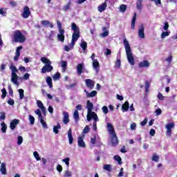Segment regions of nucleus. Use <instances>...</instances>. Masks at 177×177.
Listing matches in <instances>:
<instances>
[{"label": "nucleus", "mask_w": 177, "mask_h": 177, "mask_svg": "<svg viewBox=\"0 0 177 177\" xmlns=\"http://www.w3.org/2000/svg\"><path fill=\"white\" fill-rule=\"evenodd\" d=\"M0 15H1V16H6V10L4 8H0Z\"/></svg>", "instance_id": "obj_62"}, {"label": "nucleus", "mask_w": 177, "mask_h": 177, "mask_svg": "<svg viewBox=\"0 0 177 177\" xmlns=\"http://www.w3.org/2000/svg\"><path fill=\"white\" fill-rule=\"evenodd\" d=\"M159 157H158V156H157V155H153V157H152V160H153V161H156V162H158V160H159Z\"/></svg>", "instance_id": "obj_63"}, {"label": "nucleus", "mask_w": 177, "mask_h": 177, "mask_svg": "<svg viewBox=\"0 0 177 177\" xmlns=\"http://www.w3.org/2000/svg\"><path fill=\"white\" fill-rule=\"evenodd\" d=\"M150 66V63H149V61L144 60L138 64V67L140 68H147Z\"/></svg>", "instance_id": "obj_18"}, {"label": "nucleus", "mask_w": 177, "mask_h": 177, "mask_svg": "<svg viewBox=\"0 0 177 177\" xmlns=\"http://www.w3.org/2000/svg\"><path fill=\"white\" fill-rule=\"evenodd\" d=\"M57 26L58 27V31H64V30L62 29V23L59 21H57Z\"/></svg>", "instance_id": "obj_58"}, {"label": "nucleus", "mask_w": 177, "mask_h": 177, "mask_svg": "<svg viewBox=\"0 0 177 177\" xmlns=\"http://www.w3.org/2000/svg\"><path fill=\"white\" fill-rule=\"evenodd\" d=\"M76 85H77V83H72L70 85L66 84V89H73V88H74V86H75Z\"/></svg>", "instance_id": "obj_49"}, {"label": "nucleus", "mask_w": 177, "mask_h": 177, "mask_svg": "<svg viewBox=\"0 0 177 177\" xmlns=\"http://www.w3.org/2000/svg\"><path fill=\"white\" fill-rule=\"evenodd\" d=\"M68 139L69 140V145H72L73 142H74V138H73V130L69 129L68 131Z\"/></svg>", "instance_id": "obj_19"}, {"label": "nucleus", "mask_w": 177, "mask_h": 177, "mask_svg": "<svg viewBox=\"0 0 177 177\" xmlns=\"http://www.w3.org/2000/svg\"><path fill=\"white\" fill-rule=\"evenodd\" d=\"M59 34L57 35V39L61 42H64V30L59 31Z\"/></svg>", "instance_id": "obj_24"}, {"label": "nucleus", "mask_w": 177, "mask_h": 177, "mask_svg": "<svg viewBox=\"0 0 177 177\" xmlns=\"http://www.w3.org/2000/svg\"><path fill=\"white\" fill-rule=\"evenodd\" d=\"M71 28L73 32H80V28H78V26H77V24H75V23L74 22L71 24Z\"/></svg>", "instance_id": "obj_31"}, {"label": "nucleus", "mask_w": 177, "mask_h": 177, "mask_svg": "<svg viewBox=\"0 0 177 177\" xmlns=\"http://www.w3.org/2000/svg\"><path fill=\"white\" fill-rule=\"evenodd\" d=\"M61 67H62L63 71H66V68L67 67V62L62 61L61 62Z\"/></svg>", "instance_id": "obj_43"}, {"label": "nucleus", "mask_w": 177, "mask_h": 177, "mask_svg": "<svg viewBox=\"0 0 177 177\" xmlns=\"http://www.w3.org/2000/svg\"><path fill=\"white\" fill-rule=\"evenodd\" d=\"M84 92H85L87 97H95V96H96V95H97V91H93L91 93H89V92H88V91L84 90Z\"/></svg>", "instance_id": "obj_20"}, {"label": "nucleus", "mask_w": 177, "mask_h": 177, "mask_svg": "<svg viewBox=\"0 0 177 177\" xmlns=\"http://www.w3.org/2000/svg\"><path fill=\"white\" fill-rule=\"evenodd\" d=\"M63 115H64V118H63V122H64V124H68V122H70L68 113L64 112L63 113Z\"/></svg>", "instance_id": "obj_22"}, {"label": "nucleus", "mask_w": 177, "mask_h": 177, "mask_svg": "<svg viewBox=\"0 0 177 177\" xmlns=\"http://www.w3.org/2000/svg\"><path fill=\"white\" fill-rule=\"evenodd\" d=\"M93 68L96 71L97 74L100 71V64H99V61H97V59H94L93 62Z\"/></svg>", "instance_id": "obj_12"}, {"label": "nucleus", "mask_w": 177, "mask_h": 177, "mask_svg": "<svg viewBox=\"0 0 177 177\" xmlns=\"http://www.w3.org/2000/svg\"><path fill=\"white\" fill-rule=\"evenodd\" d=\"M13 40L14 42L23 44L24 42H26V36L23 35L21 31L17 30L13 32Z\"/></svg>", "instance_id": "obj_4"}, {"label": "nucleus", "mask_w": 177, "mask_h": 177, "mask_svg": "<svg viewBox=\"0 0 177 177\" xmlns=\"http://www.w3.org/2000/svg\"><path fill=\"white\" fill-rule=\"evenodd\" d=\"M84 135L78 137L77 145L79 147H82L83 149H85L86 146L85 145V142H84Z\"/></svg>", "instance_id": "obj_10"}, {"label": "nucleus", "mask_w": 177, "mask_h": 177, "mask_svg": "<svg viewBox=\"0 0 177 177\" xmlns=\"http://www.w3.org/2000/svg\"><path fill=\"white\" fill-rule=\"evenodd\" d=\"M102 113L105 115L108 114L109 113V108L106 106H104L102 108Z\"/></svg>", "instance_id": "obj_47"}, {"label": "nucleus", "mask_w": 177, "mask_h": 177, "mask_svg": "<svg viewBox=\"0 0 177 177\" xmlns=\"http://www.w3.org/2000/svg\"><path fill=\"white\" fill-rule=\"evenodd\" d=\"M106 8H107V3L106 2L103 3L102 4L98 6V11L102 13V12H104L106 10Z\"/></svg>", "instance_id": "obj_25"}, {"label": "nucleus", "mask_w": 177, "mask_h": 177, "mask_svg": "<svg viewBox=\"0 0 177 177\" xmlns=\"http://www.w3.org/2000/svg\"><path fill=\"white\" fill-rule=\"evenodd\" d=\"M74 47H71V43L70 44V46H64V50H66V52H70V50H71V49H73Z\"/></svg>", "instance_id": "obj_54"}, {"label": "nucleus", "mask_w": 177, "mask_h": 177, "mask_svg": "<svg viewBox=\"0 0 177 177\" xmlns=\"http://www.w3.org/2000/svg\"><path fill=\"white\" fill-rule=\"evenodd\" d=\"M41 24L42 26H44V27H50V28H53V24L48 20L41 21Z\"/></svg>", "instance_id": "obj_21"}, {"label": "nucleus", "mask_w": 177, "mask_h": 177, "mask_svg": "<svg viewBox=\"0 0 177 177\" xmlns=\"http://www.w3.org/2000/svg\"><path fill=\"white\" fill-rule=\"evenodd\" d=\"M46 84L48 85L49 88H52L53 86V84L52 83V77H47L46 78Z\"/></svg>", "instance_id": "obj_39"}, {"label": "nucleus", "mask_w": 177, "mask_h": 177, "mask_svg": "<svg viewBox=\"0 0 177 177\" xmlns=\"http://www.w3.org/2000/svg\"><path fill=\"white\" fill-rule=\"evenodd\" d=\"M23 143V137L21 136H19L17 138V145L20 146Z\"/></svg>", "instance_id": "obj_50"}, {"label": "nucleus", "mask_w": 177, "mask_h": 177, "mask_svg": "<svg viewBox=\"0 0 177 177\" xmlns=\"http://www.w3.org/2000/svg\"><path fill=\"white\" fill-rule=\"evenodd\" d=\"M80 47L83 50V53H86V48H88V43L85 40L82 39L81 43L80 44Z\"/></svg>", "instance_id": "obj_17"}, {"label": "nucleus", "mask_w": 177, "mask_h": 177, "mask_svg": "<svg viewBox=\"0 0 177 177\" xmlns=\"http://www.w3.org/2000/svg\"><path fill=\"white\" fill-rule=\"evenodd\" d=\"M120 10L122 12V13H124V12L127 10V6L124 4L121 5L120 7Z\"/></svg>", "instance_id": "obj_53"}, {"label": "nucleus", "mask_w": 177, "mask_h": 177, "mask_svg": "<svg viewBox=\"0 0 177 177\" xmlns=\"http://www.w3.org/2000/svg\"><path fill=\"white\" fill-rule=\"evenodd\" d=\"M170 34H171L170 31L162 32L160 35V38L162 39H165V38H167V37H169Z\"/></svg>", "instance_id": "obj_35"}, {"label": "nucleus", "mask_w": 177, "mask_h": 177, "mask_svg": "<svg viewBox=\"0 0 177 177\" xmlns=\"http://www.w3.org/2000/svg\"><path fill=\"white\" fill-rule=\"evenodd\" d=\"M136 23V13H134L131 20V30H135Z\"/></svg>", "instance_id": "obj_32"}, {"label": "nucleus", "mask_w": 177, "mask_h": 177, "mask_svg": "<svg viewBox=\"0 0 177 177\" xmlns=\"http://www.w3.org/2000/svg\"><path fill=\"white\" fill-rule=\"evenodd\" d=\"M106 128L108 132H109V135H114L115 134V130H114V127L111 123H107Z\"/></svg>", "instance_id": "obj_15"}, {"label": "nucleus", "mask_w": 177, "mask_h": 177, "mask_svg": "<svg viewBox=\"0 0 177 177\" xmlns=\"http://www.w3.org/2000/svg\"><path fill=\"white\" fill-rule=\"evenodd\" d=\"M86 109H87V113L92 112V110L93 109V104L91 102L90 100H88L86 102Z\"/></svg>", "instance_id": "obj_23"}, {"label": "nucleus", "mask_w": 177, "mask_h": 177, "mask_svg": "<svg viewBox=\"0 0 177 177\" xmlns=\"http://www.w3.org/2000/svg\"><path fill=\"white\" fill-rule=\"evenodd\" d=\"M73 118L75 122H78L80 121V113H78V110H75L73 113Z\"/></svg>", "instance_id": "obj_30"}, {"label": "nucleus", "mask_w": 177, "mask_h": 177, "mask_svg": "<svg viewBox=\"0 0 177 177\" xmlns=\"http://www.w3.org/2000/svg\"><path fill=\"white\" fill-rule=\"evenodd\" d=\"M77 74L81 75L83 73L82 70H84V64H79L77 66Z\"/></svg>", "instance_id": "obj_26"}, {"label": "nucleus", "mask_w": 177, "mask_h": 177, "mask_svg": "<svg viewBox=\"0 0 177 177\" xmlns=\"http://www.w3.org/2000/svg\"><path fill=\"white\" fill-rule=\"evenodd\" d=\"M129 109V102L128 101H126L124 104L122 106V110L123 113H125L128 109Z\"/></svg>", "instance_id": "obj_29"}, {"label": "nucleus", "mask_w": 177, "mask_h": 177, "mask_svg": "<svg viewBox=\"0 0 177 177\" xmlns=\"http://www.w3.org/2000/svg\"><path fill=\"white\" fill-rule=\"evenodd\" d=\"M23 48L22 46H19L16 50V55L20 56V50Z\"/></svg>", "instance_id": "obj_61"}, {"label": "nucleus", "mask_w": 177, "mask_h": 177, "mask_svg": "<svg viewBox=\"0 0 177 177\" xmlns=\"http://www.w3.org/2000/svg\"><path fill=\"white\" fill-rule=\"evenodd\" d=\"M85 84L88 89H93V88H95V82L91 79L86 80Z\"/></svg>", "instance_id": "obj_11"}, {"label": "nucleus", "mask_w": 177, "mask_h": 177, "mask_svg": "<svg viewBox=\"0 0 177 177\" xmlns=\"http://www.w3.org/2000/svg\"><path fill=\"white\" fill-rule=\"evenodd\" d=\"M165 60L167 62V63H169V64H171V63H172V55H169Z\"/></svg>", "instance_id": "obj_57"}, {"label": "nucleus", "mask_w": 177, "mask_h": 177, "mask_svg": "<svg viewBox=\"0 0 177 177\" xmlns=\"http://www.w3.org/2000/svg\"><path fill=\"white\" fill-rule=\"evenodd\" d=\"M0 171L2 175H6V164H5V162L1 163Z\"/></svg>", "instance_id": "obj_27"}, {"label": "nucleus", "mask_w": 177, "mask_h": 177, "mask_svg": "<svg viewBox=\"0 0 177 177\" xmlns=\"http://www.w3.org/2000/svg\"><path fill=\"white\" fill-rule=\"evenodd\" d=\"M64 176H65V177H71V176H73V172H71L68 170H66L64 172Z\"/></svg>", "instance_id": "obj_44"}, {"label": "nucleus", "mask_w": 177, "mask_h": 177, "mask_svg": "<svg viewBox=\"0 0 177 177\" xmlns=\"http://www.w3.org/2000/svg\"><path fill=\"white\" fill-rule=\"evenodd\" d=\"M114 160L115 161L118 162V164L119 165H121V164H122V159H121V157H120V156L118 155H115L114 157H113Z\"/></svg>", "instance_id": "obj_38"}, {"label": "nucleus", "mask_w": 177, "mask_h": 177, "mask_svg": "<svg viewBox=\"0 0 177 177\" xmlns=\"http://www.w3.org/2000/svg\"><path fill=\"white\" fill-rule=\"evenodd\" d=\"M35 114H37V115H38L39 120V118H43L42 113L41 112V110L37 109V110L35 111Z\"/></svg>", "instance_id": "obj_45"}, {"label": "nucleus", "mask_w": 177, "mask_h": 177, "mask_svg": "<svg viewBox=\"0 0 177 177\" xmlns=\"http://www.w3.org/2000/svg\"><path fill=\"white\" fill-rule=\"evenodd\" d=\"M115 67L116 68H120L121 67V59H117L115 64Z\"/></svg>", "instance_id": "obj_48"}, {"label": "nucleus", "mask_w": 177, "mask_h": 177, "mask_svg": "<svg viewBox=\"0 0 177 177\" xmlns=\"http://www.w3.org/2000/svg\"><path fill=\"white\" fill-rule=\"evenodd\" d=\"M10 70H11V82L14 85L19 86V76L17 75V73H19V69L15 66V65L11 64L10 66Z\"/></svg>", "instance_id": "obj_3"}, {"label": "nucleus", "mask_w": 177, "mask_h": 177, "mask_svg": "<svg viewBox=\"0 0 177 177\" xmlns=\"http://www.w3.org/2000/svg\"><path fill=\"white\" fill-rule=\"evenodd\" d=\"M155 113L156 115H161V113H162V111H161L160 109H158L155 111Z\"/></svg>", "instance_id": "obj_64"}, {"label": "nucleus", "mask_w": 177, "mask_h": 177, "mask_svg": "<svg viewBox=\"0 0 177 177\" xmlns=\"http://www.w3.org/2000/svg\"><path fill=\"white\" fill-rule=\"evenodd\" d=\"M39 120L40 121V123L41 124L42 127L44 129H48V124H46V122H45V120H44V117L43 118H40L39 119Z\"/></svg>", "instance_id": "obj_33"}, {"label": "nucleus", "mask_w": 177, "mask_h": 177, "mask_svg": "<svg viewBox=\"0 0 177 177\" xmlns=\"http://www.w3.org/2000/svg\"><path fill=\"white\" fill-rule=\"evenodd\" d=\"M71 7V0H68V3L64 6L63 7V10H64V12H67V10H70V8Z\"/></svg>", "instance_id": "obj_34"}, {"label": "nucleus", "mask_w": 177, "mask_h": 177, "mask_svg": "<svg viewBox=\"0 0 177 177\" xmlns=\"http://www.w3.org/2000/svg\"><path fill=\"white\" fill-rule=\"evenodd\" d=\"M33 156L37 160V161H41V157H39V153H38V151H34Z\"/></svg>", "instance_id": "obj_42"}, {"label": "nucleus", "mask_w": 177, "mask_h": 177, "mask_svg": "<svg viewBox=\"0 0 177 177\" xmlns=\"http://www.w3.org/2000/svg\"><path fill=\"white\" fill-rule=\"evenodd\" d=\"M138 37L144 39L145 38V26L141 24L138 28Z\"/></svg>", "instance_id": "obj_13"}, {"label": "nucleus", "mask_w": 177, "mask_h": 177, "mask_svg": "<svg viewBox=\"0 0 177 177\" xmlns=\"http://www.w3.org/2000/svg\"><path fill=\"white\" fill-rule=\"evenodd\" d=\"M111 143L112 146H117L118 145V138H117L115 133L111 135Z\"/></svg>", "instance_id": "obj_14"}, {"label": "nucleus", "mask_w": 177, "mask_h": 177, "mask_svg": "<svg viewBox=\"0 0 177 177\" xmlns=\"http://www.w3.org/2000/svg\"><path fill=\"white\" fill-rule=\"evenodd\" d=\"M30 75L29 73H25L22 77V80H30Z\"/></svg>", "instance_id": "obj_59"}, {"label": "nucleus", "mask_w": 177, "mask_h": 177, "mask_svg": "<svg viewBox=\"0 0 177 177\" xmlns=\"http://www.w3.org/2000/svg\"><path fill=\"white\" fill-rule=\"evenodd\" d=\"M40 60L41 63H44V64H45L41 69L42 74H46V73H50V71L53 70V66H52L51 65L52 62H50L49 59L45 57H42Z\"/></svg>", "instance_id": "obj_2"}, {"label": "nucleus", "mask_w": 177, "mask_h": 177, "mask_svg": "<svg viewBox=\"0 0 177 177\" xmlns=\"http://www.w3.org/2000/svg\"><path fill=\"white\" fill-rule=\"evenodd\" d=\"M54 81H57V80H60V73H57L53 77Z\"/></svg>", "instance_id": "obj_55"}, {"label": "nucleus", "mask_w": 177, "mask_h": 177, "mask_svg": "<svg viewBox=\"0 0 177 177\" xmlns=\"http://www.w3.org/2000/svg\"><path fill=\"white\" fill-rule=\"evenodd\" d=\"M143 0H137L136 1V8L138 10H142L143 8Z\"/></svg>", "instance_id": "obj_28"}, {"label": "nucleus", "mask_w": 177, "mask_h": 177, "mask_svg": "<svg viewBox=\"0 0 177 177\" xmlns=\"http://www.w3.org/2000/svg\"><path fill=\"white\" fill-rule=\"evenodd\" d=\"M62 162H65L66 165L68 167V165H70V158H66L63 159Z\"/></svg>", "instance_id": "obj_52"}, {"label": "nucleus", "mask_w": 177, "mask_h": 177, "mask_svg": "<svg viewBox=\"0 0 177 177\" xmlns=\"http://www.w3.org/2000/svg\"><path fill=\"white\" fill-rule=\"evenodd\" d=\"M18 92L19 93V99L21 100L24 98V90L23 88H20L18 90Z\"/></svg>", "instance_id": "obj_40"}, {"label": "nucleus", "mask_w": 177, "mask_h": 177, "mask_svg": "<svg viewBox=\"0 0 177 177\" xmlns=\"http://www.w3.org/2000/svg\"><path fill=\"white\" fill-rule=\"evenodd\" d=\"M1 92H2L1 97H2L3 99H5V97H6V93H7L6 89L3 88V89L1 90Z\"/></svg>", "instance_id": "obj_60"}, {"label": "nucleus", "mask_w": 177, "mask_h": 177, "mask_svg": "<svg viewBox=\"0 0 177 177\" xmlns=\"http://www.w3.org/2000/svg\"><path fill=\"white\" fill-rule=\"evenodd\" d=\"M175 128V123L169 122L165 125L167 136L171 137L172 135V129Z\"/></svg>", "instance_id": "obj_5"}, {"label": "nucleus", "mask_w": 177, "mask_h": 177, "mask_svg": "<svg viewBox=\"0 0 177 177\" xmlns=\"http://www.w3.org/2000/svg\"><path fill=\"white\" fill-rule=\"evenodd\" d=\"M30 15L31 11L30 10V8H28V6H25L24 8V12L22 14V17H24V19H28Z\"/></svg>", "instance_id": "obj_9"}, {"label": "nucleus", "mask_w": 177, "mask_h": 177, "mask_svg": "<svg viewBox=\"0 0 177 177\" xmlns=\"http://www.w3.org/2000/svg\"><path fill=\"white\" fill-rule=\"evenodd\" d=\"M37 107H39V109H41L43 114H45V113H46V108H45L44 106V104L42 103V102H41L40 100H37Z\"/></svg>", "instance_id": "obj_16"}, {"label": "nucleus", "mask_w": 177, "mask_h": 177, "mask_svg": "<svg viewBox=\"0 0 177 177\" xmlns=\"http://www.w3.org/2000/svg\"><path fill=\"white\" fill-rule=\"evenodd\" d=\"M62 128V126H60V124L58 123L56 126L53 127V132L57 135L59 133V129Z\"/></svg>", "instance_id": "obj_37"}, {"label": "nucleus", "mask_w": 177, "mask_h": 177, "mask_svg": "<svg viewBox=\"0 0 177 177\" xmlns=\"http://www.w3.org/2000/svg\"><path fill=\"white\" fill-rule=\"evenodd\" d=\"M29 120H30V124L34 125V124L35 122V118H34V116L30 115H29Z\"/></svg>", "instance_id": "obj_46"}, {"label": "nucleus", "mask_w": 177, "mask_h": 177, "mask_svg": "<svg viewBox=\"0 0 177 177\" xmlns=\"http://www.w3.org/2000/svg\"><path fill=\"white\" fill-rule=\"evenodd\" d=\"M78 38H80V32H73L72 35L71 48H74L75 41H78Z\"/></svg>", "instance_id": "obj_7"}, {"label": "nucleus", "mask_w": 177, "mask_h": 177, "mask_svg": "<svg viewBox=\"0 0 177 177\" xmlns=\"http://www.w3.org/2000/svg\"><path fill=\"white\" fill-rule=\"evenodd\" d=\"M89 131H91V128H89V126H86L83 129V133H88Z\"/></svg>", "instance_id": "obj_56"}, {"label": "nucleus", "mask_w": 177, "mask_h": 177, "mask_svg": "<svg viewBox=\"0 0 177 177\" xmlns=\"http://www.w3.org/2000/svg\"><path fill=\"white\" fill-rule=\"evenodd\" d=\"M87 121L91 122L93 120L94 122H97L99 121V118L97 117V114L96 113L91 111L87 113Z\"/></svg>", "instance_id": "obj_6"}, {"label": "nucleus", "mask_w": 177, "mask_h": 177, "mask_svg": "<svg viewBox=\"0 0 177 177\" xmlns=\"http://www.w3.org/2000/svg\"><path fill=\"white\" fill-rule=\"evenodd\" d=\"M1 131L3 133H6V129H8V126L6 125V123L3 122L1 123Z\"/></svg>", "instance_id": "obj_36"}, {"label": "nucleus", "mask_w": 177, "mask_h": 177, "mask_svg": "<svg viewBox=\"0 0 177 177\" xmlns=\"http://www.w3.org/2000/svg\"><path fill=\"white\" fill-rule=\"evenodd\" d=\"M20 124V120L19 119H14L13 120H11L10 123V128L12 131H15L16 129V127L17 125Z\"/></svg>", "instance_id": "obj_8"}, {"label": "nucleus", "mask_w": 177, "mask_h": 177, "mask_svg": "<svg viewBox=\"0 0 177 177\" xmlns=\"http://www.w3.org/2000/svg\"><path fill=\"white\" fill-rule=\"evenodd\" d=\"M123 44L124 45L126 55L129 64H131V66H135V58L133 57L132 50L131 49V46H129V42H128L127 38L124 39Z\"/></svg>", "instance_id": "obj_1"}, {"label": "nucleus", "mask_w": 177, "mask_h": 177, "mask_svg": "<svg viewBox=\"0 0 177 177\" xmlns=\"http://www.w3.org/2000/svg\"><path fill=\"white\" fill-rule=\"evenodd\" d=\"M103 169L107 171L108 172H111V165H104Z\"/></svg>", "instance_id": "obj_41"}, {"label": "nucleus", "mask_w": 177, "mask_h": 177, "mask_svg": "<svg viewBox=\"0 0 177 177\" xmlns=\"http://www.w3.org/2000/svg\"><path fill=\"white\" fill-rule=\"evenodd\" d=\"M104 32L102 33V37L104 38L109 36V31L106 30V28H103Z\"/></svg>", "instance_id": "obj_51"}]
</instances>
